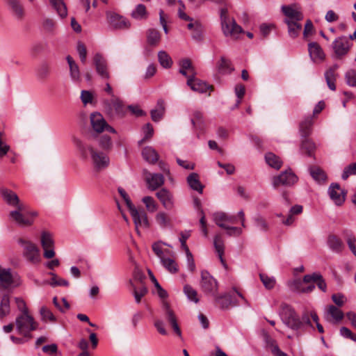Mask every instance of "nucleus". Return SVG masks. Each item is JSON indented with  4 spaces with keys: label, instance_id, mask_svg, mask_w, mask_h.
Returning a JSON list of instances; mask_svg holds the SVG:
<instances>
[{
    "label": "nucleus",
    "instance_id": "nucleus-1",
    "mask_svg": "<svg viewBox=\"0 0 356 356\" xmlns=\"http://www.w3.org/2000/svg\"><path fill=\"white\" fill-rule=\"evenodd\" d=\"M74 143L83 159L90 156L95 167L99 170L106 168L109 164V158L104 153L95 151L93 147L75 138Z\"/></svg>",
    "mask_w": 356,
    "mask_h": 356
},
{
    "label": "nucleus",
    "instance_id": "nucleus-2",
    "mask_svg": "<svg viewBox=\"0 0 356 356\" xmlns=\"http://www.w3.org/2000/svg\"><path fill=\"white\" fill-rule=\"evenodd\" d=\"M37 215L38 213L36 211H28L27 206L25 204L18 205L15 210L10 213L11 219L21 227L31 225L33 222L31 217H35Z\"/></svg>",
    "mask_w": 356,
    "mask_h": 356
},
{
    "label": "nucleus",
    "instance_id": "nucleus-3",
    "mask_svg": "<svg viewBox=\"0 0 356 356\" xmlns=\"http://www.w3.org/2000/svg\"><path fill=\"white\" fill-rule=\"evenodd\" d=\"M15 325L18 333L25 337H31V332L38 327V323L29 312L18 316L15 319Z\"/></svg>",
    "mask_w": 356,
    "mask_h": 356
},
{
    "label": "nucleus",
    "instance_id": "nucleus-4",
    "mask_svg": "<svg viewBox=\"0 0 356 356\" xmlns=\"http://www.w3.org/2000/svg\"><path fill=\"white\" fill-rule=\"evenodd\" d=\"M227 9L220 10V21L222 30L226 35L236 36L242 32V28L238 25L234 19H230L227 15Z\"/></svg>",
    "mask_w": 356,
    "mask_h": 356
},
{
    "label": "nucleus",
    "instance_id": "nucleus-5",
    "mask_svg": "<svg viewBox=\"0 0 356 356\" xmlns=\"http://www.w3.org/2000/svg\"><path fill=\"white\" fill-rule=\"evenodd\" d=\"M282 322L289 328L297 330L301 325L302 322L293 309L289 305H284L281 313Z\"/></svg>",
    "mask_w": 356,
    "mask_h": 356
},
{
    "label": "nucleus",
    "instance_id": "nucleus-6",
    "mask_svg": "<svg viewBox=\"0 0 356 356\" xmlns=\"http://www.w3.org/2000/svg\"><path fill=\"white\" fill-rule=\"evenodd\" d=\"M17 243L23 248V255L28 261L34 264L40 261L39 249L34 243L24 238H19Z\"/></svg>",
    "mask_w": 356,
    "mask_h": 356
},
{
    "label": "nucleus",
    "instance_id": "nucleus-7",
    "mask_svg": "<svg viewBox=\"0 0 356 356\" xmlns=\"http://www.w3.org/2000/svg\"><path fill=\"white\" fill-rule=\"evenodd\" d=\"M90 124L94 131L97 133H102L108 131L115 134L116 131L111 127L105 120L103 115L97 112L92 113L90 117Z\"/></svg>",
    "mask_w": 356,
    "mask_h": 356
},
{
    "label": "nucleus",
    "instance_id": "nucleus-8",
    "mask_svg": "<svg viewBox=\"0 0 356 356\" xmlns=\"http://www.w3.org/2000/svg\"><path fill=\"white\" fill-rule=\"evenodd\" d=\"M200 287L204 293L213 296L216 295L218 290L216 280L207 270L201 272Z\"/></svg>",
    "mask_w": 356,
    "mask_h": 356
},
{
    "label": "nucleus",
    "instance_id": "nucleus-9",
    "mask_svg": "<svg viewBox=\"0 0 356 356\" xmlns=\"http://www.w3.org/2000/svg\"><path fill=\"white\" fill-rule=\"evenodd\" d=\"M104 107L109 115L123 116L126 112L122 102L116 96H113L109 100L104 101Z\"/></svg>",
    "mask_w": 356,
    "mask_h": 356
},
{
    "label": "nucleus",
    "instance_id": "nucleus-10",
    "mask_svg": "<svg viewBox=\"0 0 356 356\" xmlns=\"http://www.w3.org/2000/svg\"><path fill=\"white\" fill-rule=\"evenodd\" d=\"M298 177L291 170H285L273 178V185L274 187L280 185L291 186L298 181Z\"/></svg>",
    "mask_w": 356,
    "mask_h": 356
},
{
    "label": "nucleus",
    "instance_id": "nucleus-11",
    "mask_svg": "<svg viewBox=\"0 0 356 356\" xmlns=\"http://www.w3.org/2000/svg\"><path fill=\"white\" fill-rule=\"evenodd\" d=\"M93 62L96 72L101 78L108 79L110 78V73L106 58L101 54L97 53L93 57Z\"/></svg>",
    "mask_w": 356,
    "mask_h": 356
},
{
    "label": "nucleus",
    "instance_id": "nucleus-12",
    "mask_svg": "<svg viewBox=\"0 0 356 356\" xmlns=\"http://www.w3.org/2000/svg\"><path fill=\"white\" fill-rule=\"evenodd\" d=\"M162 309L166 321L172 325L175 332L181 337V332L177 323L176 315L173 310L171 309L169 303L166 301H162Z\"/></svg>",
    "mask_w": 356,
    "mask_h": 356
},
{
    "label": "nucleus",
    "instance_id": "nucleus-13",
    "mask_svg": "<svg viewBox=\"0 0 356 356\" xmlns=\"http://www.w3.org/2000/svg\"><path fill=\"white\" fill-rule=\"evenodd\" d=\"M8 9L17 20H22L26 15L25 9L19 0H5Z\"/></svg>",
    "mask_w": 356,
    "mask_h": 356
},
{
    "label": "nucleus",
    "instance_id": "nucleus-14",
    "mask_svg": "<svg viewBox=\"0 0 356 356\" xmlns=\"http://www.w3.org/2000/svg\"><path fill=\"white\" fill-rule=\"evenodd\" d=\"M41 245L44 250V257L51 259L55 256L54 250V242L51 235L49 232H43L41 234Z\"/></svg>",
    "mask_w": 356,
    "mask_h": 356
},
{
    "label": "nucleus",
    "instance_id": "nucleus-15",
    "mask_svg": "<svg viewBox=\"0 0 356 356\" xmlns=\"http://www.w3.org/2000/svg\"><path fill=\"white\" fill-rule=\"evenodd\" d=\"M107 19L110 25L115 29H127L131 24L124 17L115 13H107Z\"/></svg>",
    "mask_w": 356,
    "mask_h": 356
},
{
    "label": "nucleus",
    "instance_id": "nucleus-16",
    "mask_svg": "<svg viewBox=\"0 0 356 356\" xmlns=\"http://www.w3.org/2000/svg\"><path fill=\"white\" fill-rule=\"evenodd\" d=\"M332 49L338 58L346 55L350 49L348 38L346 36L336 38L332 42Z\"/></svg>",
    "mask_w": 356,
    "mask_h": 356
},
{
    "label": "nucleus",
    "instance_id": "nucleus-17",
    "mask_svg": "<svg viewBox=\"0 0 356 356\" xmlns=\"http://www.w3.org/2000/svg\"><path fill=\"white\" fill-rule=\"evenodd\" d=\"M146 175L145 180L148 184V188L152 191H155L164 184V177L159 173H150L147 170H143Z\"/></svg>",
    "mask_w": 356,
    "mask_h": 356
},
{
    "label": "nucleus",
    "instance_id": "nucleus-18",
    "mask_svg": "<svg viewBox=\"0 0 356 356\" xmlns=\"http://www.w3.org/2000/svg\"><path fill=\"white\" fill-rule=\"evenodd\" d=\"M156 197L159 200L163 207L167 210L174 208L175 200L172 193L166 188H161L156 193Z\"/></svg>",
    "mask_w": 356,
    "mask_h": 356
},
{
    "label": "nucleus",
    "instance_id": "nucleus-19",
    "mask_svg": "<svg viewBox=\"0 0 356 356\" xmlns=\"http://www.w3.org/2000/svg\"><path fill=\"white\" fill-rule=\"evenodd\" d=\"M134 220L137 233L139 234L140 228H147L149 222L146 213L144 211H134L130 213Z\"/></svg>",
    "mask_w": 356,
    "mask_h": 356
},
{
    "label": "nucleus",
    "instance_id": "nucleus-20",
    "mask_svg": "<svg viewBox=\"0 0 356 356\" xmlns=\"http://www.w3.org/2000/svg\"><path fill=\"white\" fill-rule=\"evenodd\" d=\"M187 85L192 90L200 93H204L209 89H212L211 86L208 85L206 82L195 78V76L188 77L187 79Z\"/></svg>",
    "mask_w": 356,
    "mask_h": 356
},
{
    "label": "nucleus",
    "instance_id": "nucleus-21",
    "mask_svg": "<svg viewBox=\"0 0 356 356\" xmlns=\"http://www.w3.org/2000/svg\"><path fill=\"white\" fill-rule=\"evenodd\" d=\"M282 10L288 20L299 22L302 19V13L296 8V6H282Z\"/></svg>",
    "mask_w": 356,
    "mask_h": 356
},
{
    "label": "nucleus",
    "instance_id": "nucleus-22",
    "mask_svg": "<svg viewBox=\"0 0 356 356\" xmlns=\"http://www.w3.org/2000/svg\"><path fill=\"white\" fill-rule=\"evenodd\" d=\"M303 282L305 283L316 282L319 289L323 292L327 291V284L322 275L318 273L305 275L303 277Z\"/></svg>",
    "mask_w": 356,
    "mask_h": 356
},
{
    "label": "nucleus",
    "instance_id": "nucleus-23",
    "mask_svg": "<svg viewBox=\"0 0 356 356\" xmlns=\"http://www.w3.org/2000/svg\"><path fill=\"white\" fill-rule=\"evenodd\" d=\"M343 318V312L334 305H330L325 313V318L329 322L338 323Z\"/></svg>",
    "mask_w": 356,
    "mask_h": 356
},
{
    "label": "nucleus",
    "instance_id": "nucleus-24",
    "mask_svg": "<svg viewBox=\"0 0 356 356\" xmlns=\"http://www.w3.org/2000/svg\"><path fill=\"white\" fill-rule=\"evenodd\" d=\"M13 282L10 268H0V289H9Z\"/></svg>",
    "mask_w": 356,
    "mask_h": 356
},
{
    "label": "nucleus",
    "instance_id": "nucleus-25",
    "mask_svg": "<svg viewBox=\"0 0 356 356\" xmlns=\"http://www.w3.org/2000/svg\"><path fill=\"white\" fill-rule=\"evenodd\" d=\"M338 68L339 65L337 64H334L330 67L324 74L327 85L331 90H336L335 81L338 76V74L336 71Z\"/></svg>",
    "mask_w": 356,
    "mask_h": 356
},
{
    "label": "nucleus",
    "instance_id": "nucleus-26",
    "mask_svg": "<svg viewBox=\"0 0 356 356\" xmlns=\"http://www.w3.org/2000/svg\"><path fill=\"white\" fill-rule=\"evenodd\" d=\"M213 246L215 248L216 252H217L220 261L224 267H227L226 262L223 259V254L225 252V244L222 236L220 234H217L215 235L213 238Z\"/></svg>",
    "mask_w": 356,
    "mask_h": 356
},
{
    "label": "nucleus",
    "instance_id": "nucleus-27",
    "mask_svg": "<svg viewBox=\"0 0 356 356\" xmlns=\"http://www.w3.org/2000/svg\"><path fill=\"white\" fill-rule=\"evenodd\" d=\"M309 56L313 61L322 60L325 58V54L317 42H309L308 44Z\"/></svg>",
    "mask_w": 356,
    "mask_h": 356
},
{
    "label": "nucleus",
    "instance_id": "nucleus-28",
    "mask_svg": "<svg viewBox=\"0 0 356 356\" xmlns=\"http://www.w3.org/2000/svg\"><path fill=\"white\" fill-rule=\"evenodd\" d=\"M1 193L3 200L10 206L18 207L19 204H24L19 202L17 195L8 188H1Z\"/></svg>",
    "mask_w": 356,
    "mask_h": 356
},
{
    "label": "nucleus",
    "instance_id": "nucleus-29",
    "mask_svg": "<svg viewBox=\"0 0 356 356\" xmlns=\"http://www.w3.org/2000/svg\"><path fill=\"white\" fill-rule=\"evenodd\" d=\"M339 191L340 186L338 184L336 183H332L328 188V194L330 197L338 206L341 205L345 200L344 196L341 195Z\"/></svg>",
    "mask_w": 356,
    "mask_h": 356
},
{
    "label": "nucleus",
    "instance_id": "nucleus-30",
    "mask_svg": "<svg viewBox=\"0 0 356 356\" xmlns=\"http://www.w3.org/2000/svg\"><path fill=\"white\" fill-rule=\"evenodd\" d=\"M173 255L174 254L172 253L171 255L166 256L161 259L160 262L166 270L170 273L175 274L179 271V267L173 258Z\"/></svg>",
    "mask_w": 356,
    "mask_h": 356
},
{
    "label": "nucleus",
    "instance_id": "nucleus-31",
    "mask_svg": "<svg viewBox=\"0 0 356 356\" xmlns=\"http://www.w3.org/2000/svg\"><path fill=\"white\" fill-rule=\"evenodd\" d=\"M165 102L163 99H159L156 103L155 108L152 109L150 112L151 118L154 122L160 121L165 113Z\"/></svg>",
    "mask_w": 356,
    "mask_h": 356
},
{
    "label": "nucleus",
    "instance_id": "nucleus-32",
    "mask_svg": "<svg viewBox=\"0 0 356 356\" xmlns=\"http://www.w3.org/2000/svg\"><path fill=\"white\" fill-rule=\"evenodd\" d=\"M143 158L148 163L154 164L159 160V156L152 147H145L142 151Z\"/></svg>",
    "mask_w": 356,
    "mask_h": 356
},
{
    "label": "nucleus",
    "instance_id": "nucleus-33",
    "mask_svg": "<svg viewBox=\"0 0 356 356\" xmlns=\"http://www.w3.org/2000/svg\"><path fill=\"white\" fill-rule=\"evenodd\" d=\"M187 183L191 189L197 191L199 193H202L203 185L201 184L199 175L197 173H191L187 177Z\"/></svg>",
    "mask_w": 356,
    "mask_h": 356
},
{
    "label": "nucleus",
    "instance_id": "nucleus-34",
    "mask_svg": "<svg viewBox=\"0 0 356 356\" xmlns=\"http://www.w3.org/2000/svg\"><path fill=\"white\" fill-rule=\"evenodd\" d=\"M66 60L69 65L70 74L72 80L74 81H79L80 80V71L78 65L70 55L66 57Z\"/></svg>",
    "mask_w": 356,
    "mask_h": 356
},
{
    "label": "nucleus",
    "instance_id": "nucleus-35",
    "mask_svg": "<svg viewBox=\"0 0 356 356\" xmlns=\"http://www.w3.org/2000/svg\"><path fill=\"white\" fill-rule=\"evenodd\" d=\"M315 149L316 145L313 141L309 138L302 139L300 148L302 154L312 156Z\"/></svg>",
    "mask_w": 356,
    "mask_h": 356
},
{
    "label": "nucleus",
    "instance_id": "nucleus-36",
    "mask_svg": "<svg viewBox=\"0 0 356 356\" xmlns=\"http://www.w3.org/2000/svg\"><path fill=\"white\" fill-rule=\"evenodd\" d=\"M10 298L8 294L3 295L0 298V318L8 316L10 312Z\"/></svg>",
    "mask_w": 356,
    "mask_h": 356
},
{
    "label": "nucleus",
    "instance_id": "nucleus-37",
    "mask_svg": "<svg viewBox=\"0 0 356 356\" xmlns=\"http://www.w3.org/2000/svg\"><path fill=\"white\" fill-rule=\"evenodd\" d=\"M309 172L312 177L318 184H323L327 179L325 172L318 166L310 167Z\"/></svg>",
    "mask_w": 356,
    "mask_h": 356
},
{
    "label": "nucleus",
    "instance_id": "nucleus-38",
    "mask_svg": "<svg viewBox=\"0 0 356 356\" xmlns=\"http://www.w3.org/2000/svg\"><path fill=\"white\" fill-rule=\"evenodd\" d=\"M155 220L161 228L170 227L172 225L170 216L164 211H159L155 216Z\"/></svg>",
    "mask_w": 356,
    "mask_h": 356
},
{
    "label": "nucleus",
    "instance_id": "nucleus-39",
    "mask_svg": "<svg viewBox=\"0 0 356 356\" xmlns=\"http://www.w3.org/2000/svg\"><path fill=\"white\" fill-rule=\"evenodd\" d=\"M312 124L313 121L311 117L306 118L300 122V133L302 138H307V137L311 134Z\"/></svg>",
    "mask_w": 356,
    "mask_h": 356
},
{
    "label": "nucleus",
    "instance_id": "nucleus-40",
    "mask_svg": "<svg viewBox=\"0 0 356 356\" xmlns=\"http://www.w3.org/2000/svg\"><path fill=\"white\" fill-rule=\"evenodd\" d=\"M285 23L288 26V33L291 38H296L302 29V25L298 22L285 19Z\"/></svg>",
    "mask_w": 356,
    "mask_h": 356
},
{
    "label": "nucleus",
    "instance_id": "nucleus-41",
    "mask_svg": "<svg viewBox=\"0 0 356 356\" xmlns=\"http://www.w3.org/2000/svg\"><path fill=\"white\" fill-rule=\"evenodd\" d=\"M327 245L329 248L335 252H340L343 248L342 241L334 235L328 237Z\"/></svg>",
    "mask_w": 356,
    "mask_h": 356
},
{
    "label": "nucleus",
    "instance_id": "nucleus-42",
    "mask_svg": "<svg viewBox=\"0 0 356 356\" xmlns=\"http://www.w3.org/2000/svg\"><path fill=\"white\" fill-rule=\"evenodd\" d=\"M265 159L268 165L277 170L282 167V161L279 156L272 152H268L265 155Z\"/></svg>",
    "mask_w": 356,
    "mask_h": 356
},
{
    "label": "nucleus",
    "instance_id": "nucleus-43",
    "mask_svg": "<svg viewBox=\"0 0 356 356\" xmlns=\"http://www.w3.org/2000/svg\"><path fill=\"white\" fill-rule=\"evenodd\" d=\"M218 70L220 74H230L234 68L232 67L231 62L224 57H221L218 64Z\"/></svg>",
    "mask_w": 356,
    "mask_h": 356
},
{
    "label": "nucleus",
    "instance_id": "nucleus-44",
    "mask_svg": "<svg viewBox=\"0 0 356 356\" xmlns=\"http://www.w3.org/2000/svg\"><path fill=\"white\" fill-rule=\"evenodd\" d=\"M158 60L160 65L166 69L171 67L172 60L170 55L165 51H160L158 53Z\"/></svg>",
    "mask_w": 356,
    "mask_h": 356
},
{
    "label": "nucleus",
    "instance_id": "nucleus-45",
    "mask_svg": "<svg viewBox=\"0 0 356 356\" xmlns=\"http://www.w3.org/2000/svg\"><path fill=\"white\" fill-rule=\"evenodd\" d=\"M147 42L152 46H156L161 40L160 33L154 29H150L147 33Z\"/></svg>",
    "mask_w": 356,
    "mask_h": 356
},
{
    "label": "nucleus",
    "instance_id": "nucleus-46",
    "mask_svg": "<svg viewBox=\"0 0 356 356\" xmlns=\"http://www.w3.org/2000/svg\"><path fill=\"white\" fill-rule=\"evenodd\" d=\"M152 250L160 260L166 256L171 255L172 254V252L169 250H163L161 242L154 243L152 245Z\"/></svg>",
    "mask_w": 356,
    "mask_h": 356
},
{
    "label": "nucleus",
    "instance_id": "nucleus-47",
    "mask_svg": "<svg viewBox=\"0 0 356 356\" xmlns=\"http://www.w3.org/2000/svg\"><path fill=\"white\" fill-rule=\"evenodd\" d=\"M131 16L136 19H145L147 17L146 7L143 4H138L131 12Z\"/></svg>",
    "mask_w": 356,
    "mask_h": 356
},
{
    "label": "nucleus",
    "instance_id": "nucleus-48",
    "mask_svg": "<svg viewBox=\"0 0 356 356\" xmlns=\"http://www.w3.org/2000/svg\"><path fill=\"white\" fill-rule=\"evenodd\" d=\"M215 301L218 304L221 309L227 308L232 303V297L229 295L225 294L222 296H213Z\"/></svg>",
    "mask_w": 356,
    "mask_h": 356
},
{
    "label": "nucleus",
    "instance_id": "nucleus-49",
    "mask_svg": "<svg viewBox=\"0 0 356 356\" xmlns=\"http://www.w3.org/2000/svg\"><path fill=\"white\" fill-rule=\"evenodd\" d=\"M50 2L61 17L67 15V8L63 0H50Z\"/></svg>",
    "mask_w": 356,
    "mask_h": 356
},
{
    "label": "nucleus",
    "instance_id": "nucleus-50",
    "mask_svg": "<svg viewBox=\"0 0 356 356\" xmlns=\"http://www.w3.org/2000/svg\"><path fill=\"white\" fill-rule=\"evenodd\" d=\"M40 314L41 316V319L42 321L47 322L49 321L50 322L54 323L56 321V318L53 314V313L46 307H42L40 309Z\"/></svg>",
    "mask_w": 356,
    "mask_h": 356
},
{
    "label": "nucleus",
    "instance_id": "nucleus-51",
    "mask_svg": "<svg viewBox=\"0 0 356 356\" xmlns=\"http://www.w3.org/2000/svg\"><path fill=\"white\" fill-rule=\"evenodd\" d=\"M226 216L227 213L220 211L216 212L213 214V220L215 223L220 227L224 228L226 227Z\"/></svg>",
    "mask_w": 356,
    "mask_h": 356
},
{
    "label": "nucleus",
    "instance_id": "nucleus-52",
    "mask_svg": "<svg viewBox=\"0 0 356 356\" xmlns=\"http://www.w3.org/2000/svg\"><path fill=\"white\" fill-rule=\"evenodd\" d=\"M49 275H51V278L49 282V284L51 286L54 287V286H69V282L67 280L58 277L54 273H49Z\"/></svg>",
    "mask_w": 356,
    "mask_h": 356
},
{
    "label": "nucleus",
    "instance_id": "nucleus-53",
    "mask_svg": "<svg viewBox=\"0 0 356 356\" xmlns=\"http://www.w3.org/2000/svg\"><path fill=\"white\" fill-rule=\"evenodd\" d=\"M142 201L145 204L147 209L149 212H154L157 210L158 206L152 197L145 196L142 199Z\"/></svg>",
    "mask_w": 356,
    "mask_h": 356
},
{
    "label": "nucleus",
    "instance_id": "nucleus-54",
    "mask_svg": "<svg viewBox=\"0 0 356 356\" xmlns=\"http://www.w3.org/2000/svg\"><path fill=\"white\" fill-rule=\"evenodd\" d=\"M184 291L190 300L193 301L195 303L199 302V299L197 297V293L192 286L190 285H186L184 287Z\"/></svg>",
    "mask_w": 356,
    "mask_h": 356
},
{
    "label": "nucleus",
    "instance_id": "nucleus-55",
    "mask_svg": "<svg viewBox=\"0 0 356 356\" xmlns=\"http://www.w3.org/2000/svg\"><path fill=\"white\" fill-rule=\"evenodd\" d=\"M143 132L144 134V137L139 142L140 144H142L145 140H147L152 137V136L154 134V129H153L152 125L150 123H147L143 128Z\"/></svg>",
    "mask_w": 356,
    "mask_h": 356
},
{
    "label": "nucleus",
    "instance_id": "nucleus-56",
    "mask_svg": "<svg viewBox=\"0 0 356 356\" xmlns=\"http://www.w3.org/2000/svg\"><path fill=\"white\" fill-rule=\"evenodd\" d=\"M260 279L264 286L268 289H271L275 284V280L273 277H268L265 274H260Z\"/></svg>",
    "mask_w": 356,
    "mask_h": 356
},
{
    "label": "nucleus",
    "instance_id": "nucleus-57",
    "mask_svg": "<svg viewBox=\"0 0 356 356\" xmlns=\"http://www.w3.org/2000/svg\"><path fill=\"white\" fill-rule=\"evenodd\" d=\"M180 69L186 70L191 74V76H195V71L192 65L191 61L188 58H185L179 62Z\"/></svg>",
    "mask_w": 356,
    "mask_h": 356
},
{
    "label": "nucleus",
    "instance_id": "nucleus-58",
    "mask_svg": "<svg viewBox=\"0 0 356 356\" xmlns=\"http://www.w3.org/2000/svg\"><path fill=\"white\" fill-rule=\"evenodd\" d=\"M191 122L194 127H197L199 128H202L203 126V114L199 111H196L193 113V117L191 119Z\"/></svg>",
    "mask_w": 356,
    "mask_h": 356
},
{
    "label": "nucleus",
    "instance_id": "nucleus-59",
    "mask_svg": "<svg viewBox=\"0 0 356 356\" xmlns=\"http://www.w3.org/2000/svg\"><path fill=\"white\" fill-rule=\"evenodd\" d=\"M356 175V163H353L346 167L341 175V178L346 180L350 175Z\"/></svg>",
    "mask_w": 356,
    "mask_h": 356
},
{
    "label": "nucleus",
    "instance_id": "nucleus-60",
    "mask_svg": "<svg viewBox=\"0 0 356 356\" xmlns=\"http://www.w3.org/2000/svg\"><path fill=\"white\" fill-rule=\"evenodd\" d=\"M346 241L348 245V248L353 253L355 256H356V238L353 235L352 233L346 234Z\"/></svg>",
    "mask_w": 356,
    "mask_h": 356
},
{
    "label": "nucleus",
    "instance_id": "nucleus-61",
    "mask_svg": "<svg viewBox=\"0 0 356 356\" xmlns=\"http://www.w3.org/2000/svg\"><path fill=\"white\" fill-rule=\"evenodd\" d=\"M304 283L305 282H303V280L301 281L300 279H296L291 282L289 284V286L291 288V289L293 290V291H296L297 293H302V290H303L304 288Z\"/></svg>",
    "mask_w": 356,
    "mask_h": 356
},
{
    "label": "nucleus",
    "instance_id": "nucleus-62",
    "mask_svg": "<svg viewBox=\"0 0 356 356\" xmlns=\"http://www.w3.org/2000/svg\"><path fill=\"white\" fill-rule=\"evenodd\" d=\"M99 145L104 149H110L113 145L111 137L107 135L102 136L99 139Z\"/></svg>",
    "mask_w": 356,
    "mask_h": 356
},
{
    "label": "nucleus",
    "instance_id": "nucleus-63",
    "mask_svg": "<svg viewBox=\"0 0 356 356\" xmlns=\"http://www.w3.org/2000/svg\"><path fill=\"white\" fill-rule=\"evenodd\" d=\"M147 289L145 286H142L138 289L134 288V296L137 303L140 302L141 298L147 293Z\"/></svg>",
    "mask_w": 356,
    "mask_h": 356
},
{
    "label": "nucleus",
    "instance_id": "nucleus-64",
    "mask_svg": "<svg viewBox=\"0 0 356 356\" xmlns=\"http://www.w3.org/2000/svg\"><path fill=\"white\" fill-rule=\"evenodd\" d=\"M346 83L348 86L356 87V72L350 70L345 75Z\"/></svg>",
    "mask_w": 356,
    "mask_h": 356
}]
</instances>
